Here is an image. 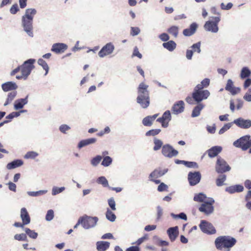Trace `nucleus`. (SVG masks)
I'll use <instances>...</instances> for the list:
<instances>
[{"instance_id": "603ef678", "label": "nucleus", "mask_w": 251, "mask_h": 251, "mask_svg": "<svg viewBox=\"0 0 251 251\" xmlns=\"http://www.w3.org/2000/svg\"><path fill=\"white\" fill-rule=\"evenodd\" d=\"M232 124H233V122L228 123L224 125V126L219 130V134H223V133H224L226 131L228 130L231 127Z\"/></svg>"}, {"instance_id": "69168bd1", "label": "nucleus", "mask_w": 251, "mask_h": 251, "mask_svg": "<svg viewBox=\"0 0 251 251\" xmlns=\"http://www.w3.org/2000/svg\"><path fill=\"white\" fill-rule=\"evenodd\" d=\"M168 188V187L166 184L162 182L159 185H158V188H157V190L159 192H163V191L167 190Z\"/></svg>"}, {"instance_id": "f03ea898", "label": "nucleus", "mask_w": 251, "mask_h": 251, "mask_svg": "<svg viewBox=\"0 0 251 251\" xmlns=\"http://www.w3.org/2000/svg\"><path fill=\"white\" fill-rule=\"evenodd\" d=\"M236 242V239L234 237L229 236H221L215 239V245L218 250H221L223 248L229 249L233 247Z\"/></svg>"}, {"instance_id": "a211bd4d", "label": "nucleus", "mask_w": 251, "mask_h": 251, "mask_svg": "<svg viewBox=\"0 0 251 251\" xmlns=\"http://www.w3.org/2000/svg\"><path fill=\"white\" fill-rule=\"evenodd\" d=\"M184 109V102L182 100H179L175 103L172 108L173 113L178 114L183 112Z\"/></svg>"}, {"instance_id": "0eeeda50", "label": "nucleus", "mask_w": 251, "mask_h": 251, "mask_svg": "<svg viewBox=\"0 0 251 251\" xmlns=\"http://www.w3.org/2000/svg\"><path fill=\"white\" fill-rule=\"evenodd\" d=\"M35 62V59H29L24 62L21 66V73L23 74L25 78H27L30 74L31 71L34 69L33 64Z\"/></svg>"}, {"instance_id": "cd10ccee", "label": "nucleus", "mask_w": 251, "mask_h": 251, "mask_svg": "<svg viewBox=\"0 0 251 251\" xmlns=\"http://www.w3.org/2000/svg\"><path fill=\"white\" fill-rule=\"evenodd\" d=\"M110 243L106 241H98L96 243L98 251H105L109 247Z\"/></svg>"}, {"instance_id": "dca6fc26", "label": "nucleus", "mask_w": 251, "mask_h": 251, "mask_svg": "<svg viewBox=\"0 0 251 251\" xmlns=\"http://www.w3.org/2000/svg\"><path fill=\"white\" fill-rule=\"evenodd\" d=\"M167 233L171 241H175L179 234L178 226H176L169 228L167 230Z\"/></svg>"}, {"instance_id": "680f3d73", "label": "nucleus", "mask_w": 251, "mask_h": 251, "mask_svg": "<svg viewBox=\"0 0 251 251\" xmlns=\"http://www.w3.org/2000/svg\"><path fill=\"white\" fill-rule=\"evenodd\" d=\"M243 99L249 102L251 101V88H249L243 97Z\"/></svg>"}, {"instance_id": "72a5a7b5", "label": "nucleus", "mask_w": 251, "mask_h": 251, "mask_svg": "<svg viewBox=\"0 0 251 251\" xmlns=\"http://www.w3.org/2000/svg\"><path fill=\"white\" fill-rule=\"evenodd\" d=\"M251 75V71L248 67H245L242 69L240 74V77L241 78L244 79L247 78L250 76Z\"/></svg>"}, {"instance_id": "aec40b11", "label": "nucleus", "mask_w": 251, "mask_h": 251, "mask_svg": "<svg viewBox=\"0 0 251 251\" xmlns=\"http://www.w3.org/2000/svg\"><path fill=\"white\" fill-rule=\"evenodd\" d=\"M28 96L27 95L25 98L16 100L14 104V109L18 110L22 109L24 105H26L28 103Z\"/></svg>"}, {"instance_id": "ddd939ff", "label": "nucleus", "mask_w": 251, "mask_h": 251, "mask_svg": "<svg viewBox=\"0 0 251 251\" xmlns=\"http://www.w3.org/2000/svg\"><path fill=\"white\" fill-rule=\"evenodd\" d=\"M201 179V174L199 172H189L188 179L191 186H195L198 184Z\"/></svg>"}, {"instance_id": "20e7f679", "label": "nucleus", "mask_w": 251, "mask_h": 251, "mask_svg": "<svg viewBox=\"0 0 251 251\" xmlns=\"http://www.w3.org/2000/svg\"><path fill=\"white\" fill-rule=\"evenodd\" d=\"M210 18L211 20L205 22L204 28L207 31L214 33H217L219 31L218 25L221 21L220 17H211Z\"/></svg>"}, {"instance_id": "f8f14e48", "label": "nucleus", "mask_w": 251, "mask_h": 251, "mask_svg": "<svg viewBox=\"0 0 251 251\" xmlns=\"http://www.w3.org/2000/svg\"><path fill=\"white\" fill-rule=\"evenodd\" d=\"M114 49V45L111 42L108 43L99 51L98 55L100 58H103L112 53Z\"/></svg>"}, {"instance_id": "b1692460", "label": "nucleus", "mask_w": 251, "mask_h": 251, "mask_svg": "<svg viewBox=\"0 0 251 251\" xmlns=\"http://www.w3.org/2000/svg\"><path fill=\"white\" fill-rule=\"evenodd\" d=\"M222 150V147L216 146L211 148L206 151L208 153V155L209 157L213 158L217 156L218 154L221 152Z\"/></svg>"}, {"instance_id": "9b49d317", "label": "nucleus", "mask_w": 251, "mask_h": 251, "mask_svg": "<svg viewBox=\"0 0 251 251\" xmlns=\"http://www.w3.org/2000/svg\"><path fill=\"white\" fill-rule=\"evenodd\" d=\"M199 226L204 233L208 234H213L216 233V229L213 225L205 220L201 221Z\"/></svg>"}, {"instance_id": "de8ad7c7", "label": "nucleus", "mask_w": 251, "mask_h": 251, "mask_svg": "<svg viewBox=\"0 0 251 251\" xmlns=\"http://www.w3.org/2000/svg\"><path fill=\"white\" fill-rule=\"evenodd\" d=\"M162 118L165 122H167L169 125V122L171 120L172 117L171 112L169 110L166 111L162 115Z\"/></svg>"}, {"instance_id": "e433bc0d", "label": "nucleus", "mask_w": 251, "mask_h": 251, "mask_svg": "<svg viewBox=\"0 0 251 251\" xmlns=\"http://www.w3.org/2000/svg\"><path fill=\"white\" fill-rule=\"evenodd\" d=\"M226 175L221 174L216 179V183L218 186H222L224 185V182L226 180Z\"/></svg>"}, {"instance_id": "774afa93", "label": "nucleus", "mask_w": 251, "mask_h": 251, "mask_svg": "<svg viewBox=\"0 0 251 251\" xmlns=\"http://www.w3.org/2000/svg\"><path fill=\"white\" fill-rule=\"evenodd\" d=\"M19 10V9L17 4H15L11 6L10 12L12 14H15Z\"/></svg>"}, {"instance_id": "37998d69", "label": "nucleus", "mask_w": 251, "mask_h": 251, "mask_svg": "<svg viewBox=\"0 0 251 251\" xmlns=\"http://www.w3.org/2000/svg\"><path fill=\"white\" fill-rule=\"evenodd\" d=\"M38 64L41 66L44 70L46 71L45 75H47L48 73L49 68L47 64V63L46 62V61L43 60L42 58L39 59L38 60Z\"/></svg>"}, {"instance_id": "338daca9", "label": "nucleus", "mask_w": 251, "mask_h": 251, "mask_svg": "<svg viewBox=\"0 0 251 251\" xmlns=\"http://www.w3.org/2000/svg\"><path fill=\"white\" fill-rule=\"evenodd\" d=\"M232 6H233V4L231 2L228 3L226 4V5H225L224 3H223V2H222L221 4V8L223 10H229L230 9H231L232 8Z\"/></svg>"}, {"instance_id": "1a4fd4ad", "label": "nucleus", "mask_w": 251, "mask_h": 251, "mask_svg": "<svg viewBox=\"0 0 251 251\" xmlns=\"http://www.w3.org/2000/svg\"><path fill=\"white\" fill-rule=\"evenodd\" d=\"M210 93L207 90L204 91H194L192 96L195 101L199 103L203 100L207 99L210 96Z\"/></svg>"}, {"instance_id": "4468645a", "label": "nucleus", "mask_w": 251, "mask_h": 251, "mask_svg": "<svg viewBox=\"0 0 251 251\" xmlns=\"http://www.w3.org/2000/svg\"><path fill=\"white\" fill-rule=\"evenodd\" d=\"M233 123L237 126L243 129H248L251 127V120L244 119L242 118H239L233 121Z\"/></svg>"}, {"instance_id": "6e6552de", "label": "nucleus", "mask_w": 251, "mask_h": 251, "mask_svg": "<svg viewBox=\"0 0 251 251\" xmlns=\"http://www.w3.org/2000/svg\"><path fill=\"white\" fill-rule=\"evenodd\" d=\"M215 169L218 173L223 174L229 171L231 168L223 158L218 157L216 164Z\"/></svg>"}, {"instance_id": "473e14b6", "label": "nucleus", "mask_w": 251, "mask_h": 251, "mask_svg": "<svg viewBox=\"0 0 251 251\" xmlns=\"http://www.w3.org/2000/svg\"><path fill=\"white\" fill-rule=\"evenodd\" d=\"M206 199V196L204 194L202 193H200L195 195L193 200L195 201L203 203L205 201H204Z\"/></svg>"}, {"instance_id": "423d86ee", "label": "nucleus", "mask_w": 251, "mask_h": 251, "mask_svg": "<svg viewBox=\"0 0 251 251\" xmlns=\"http://www.w3.org/2000/svg\"><path fill=\"white\" fill-rule=\"evenodd\" d=\"M215 201L213 198H209L208 201L202 203L199 208L200 212L204 213L206 215L211 214L214 211V207L213 204Z\"/></svg>"}, {"instance_id": "c9c22d12", "label": "nucleus", "mask_w": 251, "mask_h": 251, "mask_svg": "<svg viewBox=\"0 0 251 251\" xmlns=\"http://www.w3.org/2000/svg\"><path fill=\"white\" fill-rule=\"evenodd\" d=\"M105 216L106 219L111 222H114L116 218V216L115 214L112 212L109 208L107 209Z\"/></svg>"}, {"instance_id": "c756f323", "label": "nucleus", "mask_w": 251, "mask_h": 251, "mask_svg": "<svg viewBox=\"0 0 251 251\" xmlns=\"http://www.w3.org/2000/svg\"><path fill=\"white\" fill-rule=\"evenodd\" d=\"M162 46L169 51H172L176 49V44L174 41L171 40L163 43Z\"/></svg>"}, {"instance_id": "f257e3e1", "label": "nucleus", "mask_w": 251, "mask_h": 251, "mask_svg": "<svg viewBox=\"0 0 251 251\" xmlns=\"http://www.w3.org/2000/svg\"><path fill=\"white\" fill-rule=\"evenodd\" d=\"M37 14L35 8H27L25 14L22 17V26L26 34L31 37H33V21L34 16Z\"/></svg>"}, {"instance_id": "f3484780", "label": "nucleus", "mask_w": 251, "mask_h": 251, "mask_svg": "<svg viewBox=\"0 0 251 251\" xmlns=\"http://www.w3.org/2000/svg\"><path fill=\"white\" fill-rule=\"evenodd\" d=\"M68 46L64 43H55L53 44L51 50L56 53L64 52L67 49Z\"/></svg>"}, {"instance_id": "a878e982", "label": "nucleus", "mask_w": 251, "mask_h": 251, "mask_svg": "<svg viewBox=\"0 0 251 251\" xmlns=\"http://www.w3.org/2000/svg\"><path fill=\"white\" fill-rule=\"evenodd\" d=\"M226 191L229 194L241 192L244 190V187L240 184H237L227 187L226 188Z\"/></svg>"}, {"instance_id": "a18cd8bd", "label": "nucleus", "mask_w": 251, "mask_h": 251, "mask_svg": "<svg viewBox=\"0 0 251 251\" xmlns=\"http://www.w3.org/2000/svg\"><path fill=\"white\" fill-rule=\"evenodd\" d=\"M65 189V187H58L57 186H53L52 188L51 194L52 196H55L62 193Z\"/></svg>"}, {"instance_id": "6e6d98bb", "label": "nucleus", "mask_w": 251, "mask_h": 251, "mask_svg": "<svg viewBox=\"0 0 251 251\" xmlns=\"http://www.w3.org/2000/svg\"><path fill=\"white\" fill-rule=\"evenodd\" d=\"M54 218V212L52 209L49 210L46 215V220L47 221H51Z\"/></svg>"}, {"instance_id": "2eb2a0df", "label": "nucleus", "mask_w": 251, "mask_h": 251, "mask_svg": "<svg viewBox=\"0 0 251 251\" xmlns=\"http://www.w3.org/2000/svg\"><path fill=\"white\" fill-rule=\"evenodd\" d=\"M149 86L143 82L140 83L137 88L138 99L142 96L150 97V93L148 91Z\"/></svg>"}, {"instance_id": "e2e57ef3", "label": "nucleus", "mask_w": 251, "mask_h": 251, "mask_svg": "<svg viewBox=\"0 0 251 251\" xmlns=\"http://www.w3.org/2000/svg\"><path fill=\"white\" fill-rule=\"evenodd\" d=\"M19 116V113L16 112H13L6 116L5 118L10 122L14 118L18 117Z\"/></svg>"}, {"instance_id": "864d4df0", "label": "nucleus", "mask_w": 251, "mask_h": 251, "mask_svg": "<svg viewBox=\"0 0 251 251\" xmlns=\"http://www.w3.org/2000/svg\"><path fill=\"white\" fill-rule=\"evenodd\" d=\"M191 48L193 50L194 52H197L198 53H200L201 52V42H199L195 44H194Z\"/></svg>"}, {"instance_id": "393cba45", "label": "nucleus", "mask_w": 251, "mask_h": 251, "mask_svg": "<svg viewBox=\"0 0 251 251\" xmlns=\"http://www.w3.org/2000/svg\"><path fill=\"white\" fill-rule=\"evenodd\" d=\"M1 88L4 92L15 90L17 89L18 86L16 83L13 81H8L3 83Z\"/></svg>"}, {"instance_id": "c03bdc74", "label": "nucleus", "mask_w": 251, "mask_h": 251, "mask_svg": "<svg viewBox=\"0 0 251 251\" xmlns=\"http://www.w3.org/2000/svg\"><path fill=\"white\" fill-rule=\"evenodd\" d=\"M153 143L154 144V146L153 147V150L155 151H158L163 145L162 141L158 139L155 138L153 140Z\"/></svg>"}, {"instance_id": "9d476101", "label": "nucleus", "mask_w": 251, "mask_h": 251, "mask_svg": "<svg viewBox=\"0 0 251 251\" xmlns=\"http://www.w3.org/2000/svg\"><path fill=\"white\" fill-rule=\"evenodd\" d=\"M162 154L167 157L172 158L178 155V152L175 150L173 147L169 144H166L162 146Z\"/></svg>"}, {"instance_id": "8fccbe9b", "label": "nucleus", "mask_w": 251, "mask_h": 251, "mask_svg": "<svg viewBox=\"0 0 251 251\" xmlns=\"http://www.w3.org/2000/svg\"><path fill=\"white\" fill-rule=\"evenodd\" d=\"M14 238L19 241H27V236L25 233L16 234L14 235Z\"/></svg>"}, {"instance_id": "5701e85b", "label": "nucleus", "mask_w": 251, "mask_h": 251, "mask_svg": "<svg viewBox=\"0 0 251 251\" xmlns=\"http://www.w3.org/2000/svg\"><path fill=\"white\" fill-rule=\"evenodd\" d=\"M137 102L140 105V106L144 109L147 108L150 105V97H146L142 96L138 99V96L136 99Z\"/></svg>"}, {"instance_id": "412c9836", "label": "nucleus", "mask_w": 251, "mask_h": 251, "mask_svg": "<svg viewBox=\"0 0 251 251\" xmlns=\"http://www.w3.org/2000/svg\"><path fill=\"white\" fill-rule=\"evenodd\" d=\"M20 217L24 224L28 225L30 223V218L25 208L23 207L21 208Z\"/></svg>"}, {"instance_id": "4c0bfd02", "label": "nucleus", "mask_w": 251, "mask_h": 251, "mask_svg": "<svg viewBox=\"0 0 251 251\" xmlns=\"http://www.w3.org/2000/svg\"><path fill=\"white\" fill-rule=\"evenodd\" d=\"M178 30L179 28L178 26L174 25L168 28L167 31L170 34L176 38L178 36Z\"/></svg>"}, {"instance_id": "13d9d810", "label": "nucleus", "mask_w": 251, "mask_h": 251, "mask_svg": "<svg viewBox=\"0 0 251 251\" xmlns=\"http://www.w3.org/2000/svg\"><path fill=\"white\" fill-rule=\"evenodd\" d=\"M233 87H234V86H233V82L232 80L230 79H228L227 81L226 86L225 87V89L226 91L230 92V91Z\"/></svg>"}, {"instance_id": "2f4dec72", "label": "nucleus", "mask_w": 251, "mask_h": 251, "mask_svg": "<svg viewBox=\"0 0 251 251\" xmlns=\"http://www.w3.org/2000/svg\"><path fill=\"white\" fill-rule=\"evenodd\" d=\"M17 92L16 91H12L8 94L7 98L6 99V100L4 103L3 105L4 106H6L8 104H9L13 100L15 99L17 95Z\"/></svg>"}, {"instance_id": "4d7b16f0", "label": "nucleus", "mask_w": 251, "mask_h": 251, "mask_svg": "<svg viewBox=\"0 0 251 251\" xmlns=\"http://www.w3.org/2000/svg\"><path fill=\"white\" fill-rule=\"evenodd\" d=\"M184 165L188 168H198V165L195 162H190L185 161Z\"/></svg>"}, {"instance_id": "052dcab7", "label": "nucleus", "mask_w": 251, "mask_h": 251, "mask_svg": "<svg viewBox=\"0 0 251 251\" xmlns=\"http://www.w3.org/2000/svg\"><path fill=\"white\" fill-rule=\"evenodd\" d=\"M140 32V29L138 27H131V31L130 35L134 36L138 35Z\"/></svg>"}, {"instance_id": "5fc2aeb1", "label": "nucleus", "mask_w": 251, "mask_h": 251, "mask_svg": "<svg viewBox=\"0 0 251 251\" xmlns=\"http://www.w3.org/2000/svg\"><path fill=\"white\" fill-rule=\"evenodd\" d=\"M161 131V130L160 129H151L150 130H149L146 133V135L147 136H155L157 134H158Z\"/></svg>"}, {"instance_id": "39448f33", "label": "nucleus", "mask_w": 251, "mask_h": 251, "mask_svg": "<svg viewBox=\"0 0 251 251\" xmlns=\"http://www.w3.org/2000/svg\"><path fill=\"white\" fill-rule=\"evenodd\" d=\"M80 218L82 222V226L85 229H89L95 227L99 220L97 217H92L87 215H84Z\"/></svg>"}, {"instance_id": "bb28decb", "label": "nucleus", "mask_w": 251, "mask_h": 251, "mask_svg": "<svg viewBox=\"0 0 251 251\" xmlns=\"http://www.w3.org/2000/svg\"><path fill=\"white\" fill-rule=\"evenodd\" d=\"M97 139L95 138H91L82 140L78 143L77 147L79 149H81L87 145L95 143Z\"/></svg>"}, {"instance_id": "bf43d9fd", "label": "nucleus", "mask_w": 251, "mask_h": 251, "mask_svg": "<svg viewBox=\"0 0 251 251\" xmlns=\"http://www.w3.org/2000/svg\"><path fill=\"white\" fill-rule=\"evenodd\" d=\"M108 205L112 210H116V203L113 198H111L108 200Z\"/></svg>"}, {"instance_id": "6ab92c4d", "label": "nucleus", "mask_w": 251, "mask_h": 251, "mask_svg": "<svg viewBox=\"0 0 251 251\" xmlns=\"http://www.w3.org/2000/svg\"><path fill=\"white\" fill-rule=\"evenodd\" d=\"M168 171V169H162L161 168H158L155 169L149 175V178H158L164 176Z\"/></svg>"}, {"instance_id": "7ed1b4c3", "label": "nucleus", "mask_w": 251, "mask_h": 251, "mask_svg": "<svg viewBox=\"0 0 251 251\" xmlns=\"http://www.w3.org/2000/svg\"><path fill=\"white\" fill-rule=\"evenodd\" d=\"M233 145L238 148H241L243 151H247L251 147V137L246 135L240 137L235 141Z\"/></svg>"}, {"instance_id": "0e129e2a", "label": "nucleus", "mask_w": 251, "mask_h": 251, "mask_svg": "<svg viewBox=\"0 0 251 251\" xmlns=\"http://www.w3.org/2000/svg\"><path fill=\"white\" fill-rule=\"evenodd\" d=\"M71 127L67 125H61L59 126V130L63 133H66V131L70 129Z\"/></svg>"}, {"instance_id": "ea45409f", "label": "nucleus", "mask_w": 251, "mask_h": 251, "mask_svg": "<svg viewBox=\"0 0 251 251\" xmlns=\"http://www.w3.org/2000/svg\"><path fill=\"white\" fill-rule=\"evenodd\" d=\"M97 182L98 183L101 184L104 187L109 188V187H110L108 184V180L105 176H102L98 177Z\"/></svg>"}, {"instance_id": "09e8293b", "label": "nucleus", "mask_w": 251, "mask_h": 251, "mask_svg": "<svg viewBox=\"0 0 251 251\" xmlns=\"http://www.w3.org/2000/svg\"><path fill=\"white\" fill-rule=\"evenodd\" d=\"M170 215L172 218L175 219L179 218L185 221H186L187 219L186 215L183 212H181L179 214H175L173 213H172Z\"/></svg>"}, {"instance_id": "79ce46f5", "label": "nucleus", "mask_w": 251, "mask_h": 251, "mask_svg": "<svg viewBox=\"0 0 251 251\" xmlns=\"http://www.w3.org/2000/svg\"><path fill=\"white\" fill-rule=\"evenodd\" d=\"M26 235H27L30 238L35 239L38 236V233L34 230H32L28 228L25 229Z\"/></svg>"}, {"instance_id": "f704fd0d", "label": "nucleus", "mask_w": 251, "mask_h": 251, "mask_svg": "<svg viewBox=\"0 0 251 251\" xmlns=\"http://www.w3.org/2000/svg\"><path fill=\"white\" fill-rule=\"evenodd\" d=\"M102 159V156L100 155H97L96 156L93 157L90 160L91 165L93 167L97 166Z\"/></svg>"}, {"instance_id": "a19ab883", "label": "nucleus", "mask_w": 251, "mask_h": 251, "mask_svg": "<svg viewBox=\"0 0 251 251\" xmlns=\"http://www.w3.org/2000/svg\"><path fill=\"white\" fill-rule=\"evenodd\" d=\"M48 191L46 190H39L36 192H32V191H28L27 194L28 196L31 197H37L40 195H42L45 194L47 193Z\"/></svg>"}, {"instance_id": "4be33fe9", "label": "nucleus", "mask_w": 251, "mask_h": 251, "mask_svg": "<svg viewBox=\"0 0 251 251\" xmlns=\"http://www.w3.org/2000/svg\"><path fill=\"white\" fill-rule=\"evenodd\" d=\"M198 28V25L196 23L191 24L189 28L184 29L183 34L185 36H190L193 35Z\"/></svg>"}, {"instance_id": "c85d7f7f", "label": "nucleus", "mask_w": 251, "mask_h": 251, "mask_svg": "<svg viewBox=\"0 0 251 251\" xmlns=\"http://www.w3.org/2000/svg\"><path fill=\"white\" fill-rule=\"evenodd\" d=\"M23 164V161L20 159L15 160L7 164L6 168L8 170L15 169Z\"/></svg>"}, {"instance_id": "58836bf2", "label": "nucleus", "mask_w": 251, "mask_h": 251, "mask_svg": "<svg viewBox=\"0 0 251 251\" xmlns=\"http://www.w3.org/2000/svg\"><path fill=\"white\" fill-rule=\"evenodd\" d=\"M112 161L113 159L110 156H104V157L103 158L101 165L104 167H108L112 164Z\"/></svg>"}, {"instance_id": "49530a36", "label": "nucleus", "mask_w": 251, "mask_h": 251, "mask_svg": "<svg viewBox=\"0 0 251 251\" xmlns=\"http://www.w3.org/2000/svg\"><path fill=\"white\" fill-rule=\"evenodd\" d=\"M39 155V154L34 151H28L24 156L25 159H34Z\"/></svg>"}, {"instance_id": "3c124183", "label": "nucleus", "mask_w": 251, "mask_h": 251, "mask_svg": "<svg viewBox=\"0 0 251 251\" xmlns=\"http://www.w3.org/2000/svg\"><path fill=\"white\" fill-rule=\"evenodd\" d=\"M152 122L151 116H148L143 119L142 124L145 126H150L152 125Z\"/></svg>"}, {"instance_id": "7c9ffc66", "label": "nucleus", "mask_w": 251, "mask_h": 251, "mask_svg": "<svg viewBox=\"0 0 251 251\" xmlns=\"http://www.w3.org/2000/svg\"><path fill=\"white\" fill-rule=\"evenodd\" d=\"M204 105L202 103H199L198 105L195 106L192 112V117H198L200 115L201 111L204 108Z\"/></svg>"}]
</instances>
